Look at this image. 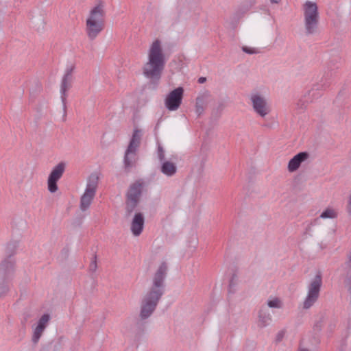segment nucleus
I'll return each mask as SVG.
<instances>
[{
  "instance_id": "1",
  "label": "nucleus",
  "mask_w": 351,
  "mask_h": 351,
  "mask_svg": "<svg viewBox=\"0 0 351 351\" xmlns=\"http://www.w3.org/2000/svg\"><path fill=\"white\" fill-rule=\"evenodd\" d=\"M166 64V57L163 52L162 42L154 40L147 51V60L143 67L144 75L152 80H158Z\"/></svg>"
},
{
  "instance_id": "2",
  "label": "nucleus",
  "mask_w": 351,
  "mask_h": 351,
  "mask_svg": "<svg viewBox=\"0 0 351 351\" xmlns=\"http://www.w3.org/2000/svg\"><path fill=\"white\" fill-rule=\"evenodd\" d=\"M106 15V2L96 0L86 18L85 32L90 40L95 39L104 31Z\"/></svg>"
},
{
  "instance_id": "3",
  "label": "nucleus",
  "mask_w": 351,
  "mask_h": 351,
  "mask_svg": "<svg viewBox=\"0 0 351 351\" xmlns=\"http://www.w3.org/2000/svg\"><path fill=\"white\" fill-rule=\"evenodd\" d=\"M302 10L306 34H315L317 32L319 21L317 3L313 1H306L302 5Z\"/></svg>"
},
{
  "instance_id": "4",
  "label": "nucleus",
  "mask_w": 351,
  "mask_h": 351,
  "mask_svg": "<svg viewBox=\"0 0 351 351\" xmlns=\"http://www.w3.org/2000/svg\"><path fill=\"white\" fill-rule=\"evenodd\" d=\"M322 284V276L319 271H316L308 285L307 295L303 302L304 308L311 307L317 300Z\"/></svg>"
},
{
  "instance_id": "5",
  "label": "nucleus",
  "mask_w": 351,
  "mask_h": 351,
  "mask_svg": "<svg viewBox=\"0 0 351 351\" xmlns=\"http://www.w3.org/2000/svg\"><path fill=\"white\" fill-rule=\"evenodd\" d=\"M161 293L158 291H147L143 295L141 303L140 317L145 319L151 316L161 298Z\"/></svg>"
},
{
  "instance_id": "6",
  "label": "nucleus",
  "mask_w": 351,
  "mask_h": 351,
  "mask_svg": "<svg viewBox=\"0 0 351 351\" xmlns=\"http://www.w3.org/2000/svg\"><path fill=\"white\" fill-rule=\"evenodd\" d=\"M142 134L141 129L134 128L132 138L125 153L124 162L127 168L132 167L136 161V152L140 145Z\"/></svg>"
},
{
  "instance_id": "7",
  "label": "nucleus",
  "mask_w": 351,
  "mask_h": 351,
  "mask_svg": "<svg viewBox=\"0 0 351 351\" xmlns=\"http://www.w3.org/2000/svg\"><path fill=\"white\" fill-rule=\"evenodd\" d=\"M250 100L254 111L260 117H265L271 112V107L265 97L258 92L252 93Z\"/></svg>"
},
{
  "instance_id": "8",
  "label": "nucleus",
  "mask_w": 351,
  "mask_h": 351,
  "mask_svg": "<svg viewBox=\"0 0 351 351\" xmlns=\"http://www.w3.org/2000/svg\"><path fill=\"white\" fill-rule=\"evenodd\" d=\"M66 164L61 162L56 165L50 172L47 178V189L51 193H56L58 189V182L62 177L65 171Z\"/></svg>"
},
{
  "instance_id": "9",
  "label": "nucleus",
  "mask_w": 351,
  "mask_h": 351,
  "mask_svg": "<svg viewBox=\"0 0 351 351\" xmlns=\"http://www.w3.org/2000/svg\"><path fill=\"white\" fill-rule=\"evenodd\" d=\"M184 95V89L182 87L176 88L171 91L165 99L166 108L170 111L177 110L182 101Z\"/></svg>"
},
{
  "instance_id": "10",
  "label": "nucleus",
  "mask_w": 351,
  "mask_h": 351,
  "mask_svg": "<svg viewBox=\"0 0 351 351\" xmlns=\"http://www.w3.org/2000/svg\"><path fill=\"white\" fill-rule=\"evenodd\" d=\"M74 70V66H71L69 68H67L65 71V73L62 79L61 84H60V93H61V99L63 103L64 109L65 110L66 106V99L67 96V91L71 87L72 82H73V72Z\"/></svg>"
},
{
  "instance_id": "11",
  "label": "nucleus",
  "mask_w": 351,
  "mask_h": 351,
  "mask_svg": "<svg viewBox=\"0 0 351 351\" xmlns=\"http://www.w3.org/2000/svg\"><path fill=\"white\" fill-rule=\"evenodd\" d=\"M167 268V265L164 263L160 265L154 276L153 285L148 291L158 292L159 291L161 293V295H162L163 280L166 274Z\"/></svg>"
},
{
  "instance_id": "12",
  "label": "nucleus",
  "mask_w": 351,
  "mask_h": 351,
  "mask_svg": "<svg viewBox=\"0 0 351 351\" xmlns=\"http://www.w3.org/2000/svg\"><path fill=\"white\" fill-rule=\"evenodd\" d=\"M141 189V184L139 182H136L130 186L128 191L127 195V206L128 208H130L131 210L136 206L137 202L138 201Z\"/></svg>"
},
{
  "instance_id": "13",
  "label": "nucleus",
  "mask_w": 351,
  "mask_h": 351,
  "mask_svg": "<svg viewBox=\"0 0 351 351\" xmlns=\"http://www.w3.org/2000/svg\"><path fill=\"white\" fill-rule=\"evenodd\" d=\"M309 154L307 152H300L294 156L289 162L287 169L289 172L293 173L296 171L300 167L301 164L307 160Z\"/></svg>"
},
{
  "instance_id": "14",
  "label": "nucleus",
  "mask_w": 351,
  "mask_h": 351,
  "mask_svg": "<svg viewBox=\"0 0 351 351\" xmlns=\"http://www.w3.org/2000/svg\"><path fill=\"white\" fill-rule=\"evenodd\" d=\"M14 268V263L10 261H4L0 264V286L12 277Z\"/></svg>"
},
{
  "instance_id": "15",
  "label": "nucleus",
  "mask_w": 351,
  "mask_h": 351,
  "mask_svg": "<svg viewBox=\"0 0 351 351\" xmlns=\"http://www.w3.org/2000/svg\"><path fill=\"white\" fill-rule=\"evenodd\" d=\"M49 319L50 316L48 314L43 315L39 319L37 326L34 328L32 336V341L34 343H37Z\"/></svg>"
},
{
  "instance_id": "16",
  "label": "nucleus",
  "mask_w": 351,
  "mask_h": 351,
  "mask_svg": "<svg viewBox=\"0 0 351 351\" xmlns=\"http://www.w3.org/2000/svg\"><path fill=\"white\" fill-rule=\"evenodd\" d=\"M144 226V217L141 213H136L131 223V231L134 236L141 234Z\"/></svg>"
},
{
  "instance_id": "17",
  "label": "nucleus",
  "mask_w": 351,
  "mask_h": 351,
  "mask_svg": "<svg viewBox=\"0 0 351 351\" xmlns=\"http://www.w3.org/2000/svg\"><path fill=\"white\" fill-rule=\"evenodd\" d=\"M100 178L99 172H93L87 178L85 190L96 193Z\"/></svg>"
},
{
  "instance_id": "18",
  "label": "nucleus",
  "mask_w": 351,
  "mask_h": 351,
  "mask_svg": "<svg viewBox=\"0 0 351 351\" xmlns=\"http://www.w3.org/2000/svg\"><path fill=\"white\" fill-rule=\"evenodd\" d=\"M96 193L84 191L80 199V209L82 211L86 210L90 206Z\"/></svg>"
},
{
  "instance_id": "19",
  "label": "nucleus",
  "mask_w": 351,
  "mask_h": 351,
  "mask_svg": "<svg viewBox=\"0 0 351 351\" xmlns=\"http://www.w3.org/2000/svg\"><path fill=\"white\" fill-rule=\"evenodd\" d=\"M208 97L209 95L208 93H204L197 97L195 111L199 115L204 112V108L207 104Z\"/></svg>"
},
{
  "instance_id": "20",
  "label": "nucleus",
  "mask_w": 351,
  "mask_h": 351,
  "mask_svg": "<svg viewBox=\"0 0 351 351\" xmlns=\"http://www.w3.org/2000/svg\"><path fill=\"white\" fill-rule=\"evenodd\" d=\"M161 171L166 176H171L176 172V166L173 162L165 161L162 165Z\"/></svg>"
},
{
  "instance_id": "21",
  "label": "nucleus",
  "mask_w": 351,
  "mask_h": 351,
  "mask_svg": "<svg viewBox=\"0 0 351 351\" xmlns=\"http://www.w3.org/2000/svg\"><path fill=\"white\" fill-rule=\"evenodd\" d=\"M337 211L332 208H327L322 212L320 217L322 219H335L337 217Z\"/></svg>"
},
{
  "instance_id": "22",
  "label": "nucleus",
  "mask_w": 351,
  "mask_h": 351,
  "mask_svg": "<svg viewBox=\"0 0 351 351\" xmlns=\"http://www.w3.org/2000/svg\"><path fill=\"white\" fill-rule=\"evenodd\" d=\"M267 305L270 308H280L282 306V302L279 298H274L268 301Z\"/></svg>"
},
{
  "instance_id": "23",
  "label": "nucleus",
  "mask_w": 351,
  "mask_h": 351,
  "mask_svg": "<svg viewBox=\"0 0 351 351\" xmlns=\"http://www.w3.org/2000/svg\"><path fill=\"white\" fill-rule=\"evenodd\" d=\"M242 50L248 54H256L260 52L259 49L256 47H248V46H243L242 47Z\"/></svg>"
},
{
  "instance_id": "24",
  "label": "nucleus",
  "mask_w": 351,
  "mask_h": 351,
  "mask_svg": "<svg viewBox=\"0 0 351 351\" xmlns=\"http://www.w3.org/2000/svg\"><path fill=\"white\" fill-rule=\"evenodd\" d=\"M347 209H348V212L349 213H351V194H350V196L349 199H348Z\"/></svg>"
},
{
  "instance_id": "25",
  "label": "nucleus",
  "mask_w": 351,
  "mask_h": 351,
  "mask_svg": "<svg viewBox=\"0 0 351 351\" xmlns=\"http://www.w3.org/2000/svg\"><path fill=\"white\" fill-rule=\"evenodd\" d=\"M206 77H201L198 79V82L200 84H203L204 82H206Z\"/></svg>"
},
{
  "instance_id": "26",
  "label": "nucleus",
  "mask_w": 351,
  "mask_h": 351,
  "mask_svg": "<svg viewBox=\"0 0 351 351\" xmlns=\"http://www.w3.org/2000/svg\"><path fill=\"white\" fill-rule=\"evenodd\" d=\"M298 351H310V350H308V349H306V348H304V347L302 346V345L301 344V345H300V348H299Z\"/></svg>"
},
{
  "instance_id": "27",
  "label": "nucleus",
  "mask_w": 351,
  "mask_h": 351,
  "mask_svg": "<svg viewBox=\"0 0 351 351\" xmlns=\"http://www.w3.org/2000/svg\"><path fill=\"white\" fill-rule=\"evenodd\" d=\"M279 0H270L272 3H278Z\"/></svg>"
},
{
  "instance_id": "28",
  "label": "nucleus",
  "mask_w": 351,
  "mask_h": 351,
  "mask_svg": "<svg viewBox=\"0 0 351 351\" xmlns=\"http://www.w3.org/2000/svg\"><path fill=\"white\" fill-rule=\"evenodd\" d=\"M91 267H94V269L96 267V263H95V261H94V262L92 263Z\"/></svg>"
}]
</instances>
